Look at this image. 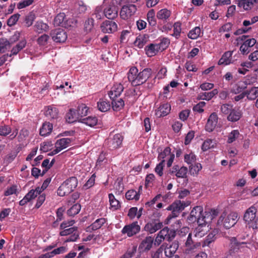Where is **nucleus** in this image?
I'll return each mask as SVG.
<instances>
[{
  "label": "nucleus",
  "mask_w": 258,
  "mask_h": 258,
  "mask_svg": "<svg viewBox=\"0 0 258 258\" xmlns=\"http://www.w3.org/2000/svg\"><path fill=\"white\" fill-rule=\"evenodd\" d=\"M198 225L195 228L193 234L195 237L200 238L203 237L209 231V223L206 222L204 219H200L198 221Z\"/></svg>",
  "instance_id": "nucleus-8"
},
{
  "label": "nucleus",
  "mask_w": 258,
  "mask_h": 258,
  "mask_svg": "<svg viewBox=\"0 0 258 258\" xmlns=\"http://www.w3.org/2000/svg\"><path fill=\"white\" fill-rule=\"evenodd\" d=\"M230 248L228 251V254L232 255L234 253L237 252L238 250L242 247V244H246V242H238L235 237H231L230 239Z\"/></svg>",
  "instance_id": "nucleus-21"
},
{
  "label": "nucleus",
  "mask_w": 258,
  "mask_h": 258,
  "mask_svg": "<svg viewBox=\"0 0 258 258\" xmlns=\"http://www.w3.org/2000/svg\"><path fill=\"white\" fill-rule=\"evenodd\" d=\"M148 37L146 35H140L138 36L134 41L135 46L139 48H143L148 41Z\"/></svg>",
  "instance_id": "nucleus-33"
},
{
  "label": "nucleus",
  "mask_w": 258,
  "mask_h": 258,
  "mask_svg": "<svg viewBox=\"0 0 258 258\" xmlns=\"http://www.w3.org/2000/svg\"><path fill=\"white\" fill-rule=\"evenodd\" d=\"M181 31V23L180 22H176L173 25V33L172 35L176 38L180 36Z\"/></svg>",
  "instance_id": "nucleus-61"
},
{
  "label": "nucleus",
  "mask_w": 258,
  "mask_h": 258,
  "mask_svg": "<svg viewBox=\"0 0 258 258\" xmlns=\"http://www.w3.org/2000/svg\"><path fill=\"white\" fill-rule=\"evenodd\" d=\"M232 51H228L225 52L218 61L219 65H228L232 62Z\"/></svg>",
  "instance_id": "nucleus-27"
},
{
  "label": "nucleus",
  "mask_w": 258,
  "mask_h": 258,
  "mask_svg": "<svg viewBox=\"0 0 258 258\" xmlns=\"http://www.w3.org/2000/svg\"><path fill=\"white\" fill-rule=\"evenodd\" d=\"M202 166L200 163H194L189 166V171L191 174L196 175L201 170Z\"/></svg>",
  "instance_id": "nucleus-56"
},
{
  "label": "nucleus",
  "mask_w": 258,
  "mask_h": 258,
  "mask_svg": "<svg viewBox=\"0 0 258 258\" xmlns=\"http://www.w3.org/2000/svg\"><path fill=\"white\" fill-rule=\"evenodd\" d=\"M242 116L241 111L238 109L233 108L227 116V119L228 121L235 122L240 119Z\"/></svg>",
  "instance_id": "nucleus-26"
},
{
  "label": "nucleus",
  "mask_w": 258,
  "mask_h": 258,
  "mask_svg": "<svg viewBox=\"0 0 258 258\" xmlns=\"http://www.w3.org/2000/svg\"><path fill=\"white\" fill-rule=\"evenodd\" d=\"M255 80L256 78L254 77H246L243 81L239 82L238 86L236 87V88H234L232 89V92L235 94L239 92L241 90L245 88L247 85L254 83Z\"/></svg>",
  "instance_id": "nucleus-17"
},
{
  "label": "nucleus",
  "mask_w": 258,
  "mask_h": 258,
  "mask_svg": "<svg viewBox=\"0 0 258 258\" xmlns=\"http://www.w3.org/2000/svg\"><path fill=\"white\" fill-rule=\"evenodd\" d=\"M196 160V156L193 153H190L184 155L185 162L190 165L195 163Z\"/></svg>",
  "instance_id": "nucleus-54"
},
{
  "label": "nucleus",
  "mask_w": 258,
  "mask_h": 258,
  "mask_svg": "<svg viewBox=\"0 0 258 258\" xmlns=\"http://www.w3.org/2000/svg\"><path fill=\"white\" fill-rule=\"evenodd\" d=\"M171 154V150L170 149V148L169 147H166V148H165V149L164 150V151L162 152H161L159 155H158V159L159 160H165V161L166 160V159L168 157V156Z\"/></svg>",
  "instance_id": "nucleus-60"
},
{
  "label": "nucleus",
  "mask_w": 258,
  "mask_h": 258,
  "mask_svg": "<svg viewBox=\"0 0 258 258\" xmlns=\"http://www.w3.org/2000/svg\"><path fill=\"white\" fill-rule=\"evenodd\" d=\"M118 8L111 3L106 5L104 9V15L109 19H113L117 16Z\"/></svg>",
  "instance_id": "nucleus-15"
},
{
  "label": "nucleus",
  "mask_w": 258,
  "mask_h": 258,
  "mask_svg": "<svg viewBox=\"0 0 258 258\" xmlns=\"http://www.w3.org/2000/svg\"><path fill=\"white\" fill-rule=\"evenodd\" d=\"M94 27V20L92 18L88 19L84 23V30L86 32H90Z\"/></svg>",
  "instance_id": "nucleus-58"
},
{
  "label": "nucleus",
  "mask_w": 258,
  "mask_h": 258,
  "mask_svg": "<svg viewBox=\"0 0 258 258\" xmlns=\"http://www.w3.org/2000/svg\"><path fill=\"white\" fill-rule=\"evenodd\" d=\"M108 198L111 207L115 210L117 209L119 207V201L115 198L112 194H109Z\"/></svg>",
  "instance_id": "nucleus-57"
},
{
  "label": "nucleus",
  "mask_w": 258,
  "mask_h": 258,
  "mask_svg": "<svg viewBox=\"0 0 258 258\" xmlns=\"http://www.w3.org/2000/svg\"><path fill=\"white\" fill-rule=\"evenodd\" d=\"M154 239L151 236L147 237L141 243L139 248L144 251L149 250L152 246Z\"/></svg>",
  "instance_id": "nucleus-29"
},
{
  "label": "nucleus",
  "mask_w": 258,
  "mask_h": 258,
  "mask_svg": "<svg viewBox=\"0 0 258 258\" xmlns=\"http://www.w3.org/2000/svg\"><path fill=\"white\" fill-rule=\"evenodd\" d=\"M137 10L135 5L123 6L120 12V17L122 19L127 20L135 14Z\"/></svg>",
  "instance_id": "nucleus-13"
},
{
  "label": "nucleus",
  "mask_w": 258,
  "mask_h": 258,
  "mask_svg": "<svg viewBox=\"0 0 258 258\" xmlns=\"http://www.w3.org/2000/svg\"><path fill=\"white\" fill-rule=\"evenodd\" d=\"M216 145V141L211 139L206 140L203 144L202 149L206 151L211 148H214Z\"/></svg>",
  "instance_id": "nucleus-51"
},
{
  "label": "nucleus",
  "mask_w": 258,
  "mask_h": 258,
  "mask_svg": "<svg viewBox=\"0 0 258 258\" xmlns=\"http://www.w3.org/2000/svg\"><path fill=\"white\" fill-rule=\"evenodd\" d=\"M163 227L162 222L153 221L148 223L145 226V229L150 233H154Z\"/></svg>",
  "instance_id": "nucleus-22"
},
{
  "label": "nucleus",
  "mask_w": 258,
  "mask_h": 258,
  "mask_svg": "<svg viewBox=\"0 0 258 258\" xmlns=\"http://www.w3.org/2000/svg\"><path fill=\"white\" fill-rule=\"evenodd\" d=\"M59 234L61 236H68L70 235L66 240V242H71L76 241L79 237V233L77 227H73L67 229H61Z\"/></svg>",
  "instance_id": "nucleus-11"
},
{
  "label": "nucleus",
  "mask_w": 258,
  "mask_h": 258,
  "mask_svg": "<svg viewBox=\"0 0 258 258\" xmlns=\"http://www.w3.org/2000/svg\"><path fill=\"white\" fill-rule=\"evenodd\" d=\"M12 43L7 39L2 38L0 39V53L6 52L11 48Z\"/></svg>",
  "instance_id": "nucleus-35"
},
{
  "label": "nucleus",
  "mask_w": 258,
  "mask_h": 258,
  "mask_svg": "<svg viewBox=\"0 0 258 258\" xmlns=\"http://www.w3.org/2000/svg\"><path fill=\"white\" fill-rule=\"evenodd\" d=\"M101 29L103 33H112L117 31V25L115 22L106 20L102 24Z\"/></svg>",
  "instance_id": "nucleus-16"
},
{
  "label": "nucleus",
  "mask_w": 258,
  "mask_h": 258,
  "mask_svg": "<svg viewBox=\"0 0 258 258\" xmlns=\"http://www.w3.org/2000/svg\"><path fill=\"white\" fill-rule=\"evenodd\" d=\"M97 118L95 116H89L81 119L80 122L89 126H94L97 124Z\"/></svg>",
  "instance_id": "nucleus-41"
},
{
  "label": "nucleus",
  "mask_w": 258,
  "mask_h": 258,
  "mask_svg": "<svg viewBox=\"0 0 258 258\" xmlns=\"http://www.w3.org/2000/svg\"><path fill=\"white\" fill-rule=\"evenodd\" d=\"M73 140L71 138H62L56 141L55 143V149L48 153L49 155H54L62 150L67 148L70 146Z\"/></svg>",
  "instance_id": "nucleus-9"
},
{
  "label": "nucleus",
  "mask_w": 258,
  "mask_h": 258,
  "mask_svg": "<svg viewBox=\"0 0 258 258\" xmlns=\"http://www.w3.org/2000/svg\"><path fill=\"white\" fill-rule=\"evenodd\" d=\"M142 186H140L138 191L134 189L129 190L125 194L126 198L128 200H138L140 198L141 190H142Z\"/></svg>",
  "instance_id": "nucleus-28"
},
{
  "label": "nucleus",
  "mask_w": 258,
  "mask_h": 258,
  "mask_svg": "<svg viewBox=\"0 0 258 258\" xmlns=\"http://www.w3.org/2000/svg\"><path fill=\"white\" fill-rule=\"evenodd\" d=\"M78 185V180L75 177H71L65 180L57 189L58 196L63 197L73 191Z\"/></svg>",
  "instance_id": "nucleus-3"
},
{
  "label": "nucleus",
  "mask_w": 258,
  "mask_h": 258,
  "mask_svg": "<svg viewBox=\"0 0 258 258\" xmlns=\"http://www.w3.org/2000/svg\"><path fill=\"white\" fill-rule=\"evenodd\" d=\"M152 73V70L149 68L145 69L139 73L136 67H132L128 73V79L133 86L140 85L146 82Z\"/></svg>",
  "instance_id": "nucleus-1"
},
{
  "label": "nucleus",
  "mask_w": 258,
  "mask_h": 258,
  "mask_svg": "<svg viewBox=\"0 0 258 258\" xmlns=\"http://www.w3.org/2000/svg\"><path fill=\"white\" fill-rule=\"evenodd\" d=\"M64 18V13H60L58 14L54 19V24L56 26H59L63 22Z\"/></svg>",
  "instance_id": "nucleus-63"
},
{
  "label": "nucleus",
  "mask_w": 258,
  "mask_h": 258,
  "mask_svg": "<svg viewBox=\"0 0 258 258\" xmlns=\"http://www.w3.org/2000/svg\"><path fill=\"white\" fill-rule=\"evenodd\" d=\"M191 234H188L185 245L186 247V252L188 253H191L192 251H195L198 247L200 246V243L199 242H195L191 239Z\"/></svg>",
  "instance_id": "nucleus-24"
},
{
  "label": "nucleus",
  "mask_w": 258,
  "mask_h": 258,
  "mask_svg": "<svg viewBox=\"0 0 258 258\" xmlns=\"http://www.w3.org/2000/svg\"><path fill=\"white\" fill-rule=\"evenodd\" d=\"M50 181L51 180L50 178H47L44 181L41 187H37L35 189H34V191L35 193V195L37 196V195L40 194L44 189L47 187L50 182Z\"/></svg>",
  "instance_id": "nucleus-48"
},
{
  "label": "nucleus",
  "mask_w": 258,
  "mask_h": 258,
  "mask_svg": "<svg viewBox=\"0 0 258 258\" xmlns=\"http://www.w3.org/2000/svg\"><path fill=\"white\" fill-rule=\"evenodd\" d=\"M190 204V201L188 200L185 201H177L174 202L167 208V210L172 211V215L168 217V221H169L173 217H176L181 211Z\"/></svg>",
  "instance_id": "nucleus-5"
},
{
  "label": "nucleus",
  "mask_w": 258,
  "mask_h": 258,
  "mask_svg": "<svg viewBox=\"0 0 258 258\" xmlns=\"http://www.w3.org/2000/svg\"><path fill=\"white\" fill-rule=\"evenodd\" d=\"M204 216L205 213H203V207L201 206H196L190 212L188 220L190 222L197 221V223H198L199 219H204Z\"/></svg>",
  "instance_id": "nucleus-12"
},
{
  "label": "nucleus",
  "mask_w": 258,
  "mask_h": 258,
  "mask_svg": "<svg viewBox=\"0 0 258 258\" xmlns=\"http://www.w3.org/2000/svg\"><path fill=\"white\" fill-rule=\"evenodd\" d=\"M201 33L200 28L199 27H196L189 32L188 37L192 39H196L200 36Z\"/></svg>",
  "instance_id": "nucleus-49"
},
{
  "label": "nucleus",
  "mask_w": 258,
  "mask_h": 258,
  "mask_svg": "<svg viewBox=\"0 0 258 258\" xmlns=\"http://www.w3.org/2000/svg\"><path fill=\"white\" fill-rule=\"evenodd\" d=\"M178 245L176 243H173L169 247H167L165 249V254L166 256L178 255L175 254Z\"/></svg>",
  "instance_id": "nucleus-43"
},
{
  "label": "nucleus",
  "mask_w": 258,
  "mask_h": 258,
  "mask_svg": "<svg viewBox=\"0 0 258 258\" xmlns=\"http://www.w3.org/2000/svg\"><path fill=\"white\" fill-rule=\"evenodd\" d=\"M37 196L34 191V189H31L25 197L20 201L19 204L21 206L25 205L27 202L30 200L34 199Z\"/></svg>",
  "instance_id": "nucleus-44"
},
{
  "label": "nucleus",
  "mask_w": 258,
  "mask_h": 258,
  "mask_svg": "<svg viewBox=\"0 0 258 258\" xmlns=\"http://www.w3.org/2000/svg\"><path fill=\"white\" fill-rule=\"evenodd\" d=\"M255 2V0H239L238 6L245 10H247L251 8Z\"/></svg>",
  "instance_id": "nucleus-42"
},
{
  "label": "nucleus",
  "mask_w": 258,
  "mask_h": 258,
  "mask_svg": "<svg viewBox=\"0 0 258 258\" xmlns=\"http://www.w3.org/2000/svg\"><path fill=\"white\" fill-rule=\"evenodd\" d=\"M256 213L257 209L254 206H251L246 210L243 220L249 228H258V215Z\"/></svg>",
  "instance_id": "nucleus-2"
},
{
  "label": "nucleus",
  "mask_w": 258,
  "mask_h": 258,
  "mask_svg": "<svg viewBox=\"0 0 258 258\" xmlns=\"http://www.w3.org/2000/svg\"><path fill=\"white\" fill-rule=\"evenodd\" d=\"M170 110V105L168 103H165L161 105L158 109L156 110L155 115L158 117L164 116L169 113Z\"/></svg>",
  "instance_id": "nucleus-25"
},
{
  "label": "nucleus",
  "mask_w": 258,
  "mask_h": 258,
  "mask_svg": "<svg viewBox=\"0 0 258 258\" xmlns=\"http://www.w3.org/2000/svg\"><path fill=\"white\" fill-rule=\"evenodd\" d=\"M232 109V105L228 104H224L221 105L220 110L223 114L225 115H229Z\"/></svg>",
  "instance_id": "nucleus-64"
},
{
  "label": "nucleus",
  "mask_w": 258,
  "mask_h": 258,
  "mask_svg": "<svg viewBox=\"0 0 258 258\" xmlns=\"http://www.w3.org/2000/svg\"><path fill=\"white\" fill-rule=\"evenodd\" d=\"M171 12L166 9H163L159 11L157 14L158 19L162 20H166L170 16Z\"/></svg>",
  "instance_id": "nucleus-46"
},
{
  "label": "nucleus",
  "mask_w": 258,
  "mask_h": 258,
  "mask_svg": "<svg viewBox=\"0 0 258 258\" xmlns=\"http://www.w3.org/2000/svg\"><path fill=\"white\" fill-rule=\"evenodd\" d=\"M48 26L41 21H38L34 25L35 31L39 33H43L48 30Z\"/></svg>",
  "instance_id": "nucleus-38"
},
{
  "label": "nucleus",
  "mask_w": 258,
  "mask_h": 258,
  "mask_svg": "<svg viewBox=\"0 0 258 258\" xmlns=\"http://www.w3.org/2000/svg\"><path fill=\"white\" fill-rule=\"evenodd\" d=\"M165 160L161 161V162L156 165L155 168V172L159 176H162L163 174V168L164 166Z\"/></svg>",
  "instance_id": "nucleus-62"
},
{
  "label": "nucleus",
  "mask_w": 258,
  "mask_h": 258,
  "mask_svg": "<svg viewBox=\"0 0 258 258\" xmlns=\"http://www.w3.org/2000/svg\"><path fill=\"white\" fill-rule=\"evenodd\" d=\"M161 197V195L160 194L156 195L154 198L151 200L147 202L145 206V208L148 209V213H149L150 208H152L153 205L156 203V202Z\"/></svg>",
  "instance_id": "nucleus-55"
},
{
  "label": "nucleus",
  "mask_w": 258,
  "mask_h": 258,
  "mask_svg": "<svg viewBox=\"0 0 258 258\" xmlns=\"http://www.w3.org/2000/svg\"><path fill=\"white\" fill-rule=\"evenodd\" d=\"M123 90V87L121 84H115L108 92L109 97L111 99H114L120 96Z\"/></svg>",
  "instance_id": "nucleus-23"
},
{
  "label": "nucleus",
  "mask_w": 258,
  "mask_h": 258,
  "mask_svg": "<svg viewBox=\"0 0 258 258\" xmlns=\"http://www.w3.org/2000/svg\"><path fill=\"white\" fill-rule=\"evenodd\" d=\"M169 41L166 39L160 43L151 44L147 46L145 50L146 54L149 57H152L155 55L159 51H162L167 47Z\"/></svg>",
  "instance_id": "nucleus-6"
},
{
  "label": "nucleus",
  "mask_w": 258,
  "mask_h": 258,
  "mask_svg": "<svg viewBox=\"0 0 258 258\" xmlns=\"http://www.w3.org/2000/svg\"><path fill=\"white\" fill-rule=\"evenodd\" d=\"M81 209V205L79 204H76L68 210V215L70 216H74L80 212Z\"/></svg>",
  "instance_id": "nucleus-53"
},
{
  "label": "nucleus",
  "mask_w": 258,
  "mask_h": 258,
  "mask_svg": "<svg viewBox=\"0 0 258 258\" xmlns=\"http://www.w3.org/2000/svg\"><path fill=\"white\" fill-rule=\"evenodd\" d=\"M16 24V14H14L11 16L10 18L7 21V25L10 28L8 29V31L11 32L14 28L13 27L15 26Z\"/></svg>",
  "instance_id": "nucleus-59"
},
{
  "label": "nucleus",
  "mask_w": 258,
  "mask_h": 258,
  "mask_svg": "<svg viewBox=\"0 0 258 258\" xmlns=\"http://www.w3.org/2000/svg\"><path fill=\"white\" fill-rule=\"evenodd\" d=\"M44 112L45 116L48 119H56L58 116V110L54 105H49L45 107Z\"/></svg>",
  "instance_id": "nucleus-19"
},
{
  "label": "nucleus",
  "mask_w": 258,
  "mask_h": 258,
  "mask_svg": "<svg viewBox=\"0 0 258 258\" xmlns=\"http://www.w3.org/2000/svg\"><path fill=\"white\" fill-rule=\"evenodd\" d=\"M247 98L254 100L258 97V87H253L245 91Z\"/></svg>",
  "instance_id": "nucleus-37"
},
{
  "label": "nucleus",
  "mask_w": 258,
  "mask_h": 258,
  "mask_svg": "<svg viewBox=\"0 0 258 258\" xmlns=\"http://www.w3.org/2000/svg\"><path fill=\"white\" fill-rule=\"evenodd\" d=\"M218 93V89H215L209 92H203L200 93L198 96V98L201 100H210Z\"/></svg>",
  "instance_id": "nucleus-32"
},
{
  "label": "nucleus",
  "mask_w": 258,
  "mask_h": 258,
  "mask_svg": "<svg viewBox=\"0 0 258 258\" xmlns=\"http://www.w3.org/2000/svg\"><path fill=\"white\" fill-rule=\"evenodd\" d=\"M123 140L122 136L119 134H115L108 140V145L112 149H117L120 147Z\"/></svg>",
  "instance_id": "nucleus-20"
},
{
  "label": "nucleus",
  "mask_w": 258,
  "mask_h": 258,
  "mask_svg": "<svg viewBox=\"0 0 258 258\" xmlns=\"http://www.w3.org/2000/svg\"><path fill=\"white\" fill-rule=\"evenodd\" d=\"M218 117L216 113H212L208 119L207 122L205 125V130L211 132L215 128L217 122Z\"/></svg>",
  "instance_id": "nucleus-18"
},
{
  "label": "nucleus",
  "mask_w": 258,
  "mask_h": 258,
  "mask_svg": "<svg viewBox=\"0 0 258 258\" xmlns=\"http://www.w3.org/2000/svg\"><path fill=\"white\" fill-rule=\"evenodd\" d=\"M88 110V107L84 104H81L78 106L76 111L80 120L84 118L83 117L87 114Z\"/></svg>",
  "instance_id": "nucleus-39"
},
{
  "label": "nucleus",
  "mask_w": 258,
  "mask_h": 258,
  "mask_svg": "<svg viewBox=\"0 0 258 258\" xmlns=\"http://www.w3.org/2000/svg\"><path fill=\"white\" fill-rule=\"evenodd\" d=\"M155 15V13L153 9L150 10L147 13V20L149 24L151 26H155L156 24Z\"/></svg>",
  "instance_id": "nucleus-52"
},
{
  "label": "nucleus",
  "mask_w": 258,
  "mask_h": 258,
  "mask_svg": "<svg viewBox=\"0 0 258 258\" xmlns=\"http://www.w3.org/2000/svg\"><path fill=\"white\" fill-rule=\"evenodd\" d=\"M175 236V232L174 230H170L167 227L164 228L160 230L156 237L155 244L159 245L163 240L170 241L174 238Z\"/></svg>",
  "instance_id": "nucleus-7"
},
{
  "label": "nucleus",
  "mask_w": 258,
  "mask_h": 258,
  "mask_svg": "<svg viewBox=\"0 0 258 258\" xmlns=\"http://www.w3.org/2000/svg\"><path fill=\"white\" fill-rule=\"evenodd\" d=\"M218 233V230L214 229L211 231L207 236L206 239L204 241L203 246H208L212 242L214 241L216 238V235Z\"/></svg>",
  "instance_id": "nucleus-45"
},
{
  "label": "nucleus",
  "mask_w": 258,
  "mask_h": 258,
  "mask_svg": "<svg viewBox=\"0 0 258 258\" xmlns=\"http://www.w3.org/2000/svg\"><path fill=\"white\" fill-rule=\"evenodd\" d=\"M240 136V133L237 130H232L227 136V142L229 144L232 143Z\"/></svg>",
  "instance_id": "nucleus-40"
},
{
  "label": "nucleus",
  "mask_w": 258,
  "mask_h": 258,
  "mask_svg": "<svg viewBox=\"0 0 258 258\" xmlns=\"http://www.w3.org/2000/svg\"><path fill=\"white\" fill-rule=\"evenodd\" d=\"M52 124L49 122H45L40 128V135L42 136H46L49 135L52 130Z\"/></svg>",
  "instance_id": "nucleus-30"
},
{
  "label": "nucleus",
  "mask_w": 258,
  "mask_h": 258,
  "mask_svg": "<svg viewBox=\"0 0 258 258\" xmlns=\"http://www.w3.org/2000/svg\"><path fill=\"white\" fill-rule=\"evenodd\" d=\"M140 231V226L137 222L125 225L121 230L122 235H126L128 237H132L136 235Z\"/></svg>",
  "instance_id": "nucleus-10"
},
{
  "label": "nucleus",
  "mask_w": 258,
  "mask_h": 258,
  "mask_svg": "<svg viewBox=\"0 0 258 258\" xmlns=\"http://www.w3.org/2000/svg\"><path fill=\"white\" fill-rule=\"evenodd\" d=\"M218 214V211L216 209H211L209 212H205V216L204 220L206 222L209 224L211 222L212 220L216 217Z\"/></svg>",
  "instance_id": "nucleus-34"
},
{
  "label": "nucleus",
  "mask_w": 258,
  "mask_h": 258,
  "mask_svg": "<svg viewBox=\"0 0 258 258\" xmlns=\"http://www.w3.org/2000/svg\"><path fill=\"white\" fill-rule=\"evenodd\" d=\"M238 221V214L236 212H231L227 215L223 213L220 217L218 221V225H223L226 229H229L233 226Z\"/></svg>",
  "instance_id": "nucleus-4"
},
{
  "label": "nucleus",
  "mask_w": 258,
  "mask_h": 258,
  "mask_svg": "<svg viewBox=\"0 0 258 258\" xmlns=\"http://www.w3.org/2000/svg\"><path fill=\"white\" fill-rule=\"evenodd\" d=\"M106 222V220L105 218L98 219L91 225V229L93 230H97L100 228Z\"/></svg>",
  "instance_id": "nucleus-50"
},
{
  "label": "nucleus",
  "mask_w": 258,
  "mask_h": 258,
  "mask_svg": "<svg viewBox=\"0 0 258 258\" xmlns=\"http://www.w3.org/2000/svg\"><path fill=\"white\" fill-rule=\"evenodd\" d=\"M97 108L101 112H106L109 110L110 104L108 101L103 99H100L97 102Z\"/></svg>",
  "instance_id": "nucleus-36"
},
{
  "label": "nucleus",
  "mask_w": 258,
  "mask_h": 258,
  "mask_svg": "<svg viewBox=\"0 0 258 258\" xmlns=\"http://www.w3.org/2000/svg\"><path fill=\"white\" fill-rule=\"evenodd\" d=\"M50 35L53 40L57 43L65 42L68 37L65 31L61 29H57L52 31Z\"/></svg>",
  "instance_id": "nucleus-14"
},
{
  "label": "nucleus",
  "mask_w": 258,
  "mask_h": 258,
  "mask_svg": "<svg viewBox=\"0 0 258 258\" xmlns=\"http://www.w3.org/2000/svg\"><path fill=\"white\" fill-rule=\"evenodd\" d=\"M112 100V107L114 111H119L121 109L124 105V101L122 99H119L116 100Z\"/></svg>",
  "instance_id": "nucleus-47"
},
{
  "label": "nucleus",
  "mask_w": 258,
  "mask_h": 258,
  "mask_svg": "<svg viewBox=\"0 0 258 258\" xmlns=\"http://www.w3.org/2000/svg\"><path fill=\"white\" fill-rule=\"evenodd\" d=\"M80 121V119L76 110L70 109L69 112L66 114V120L69 123H73L77 120Z\"/></svg>",
  "instance_id": "nucleus-31"
}]
</instances>
